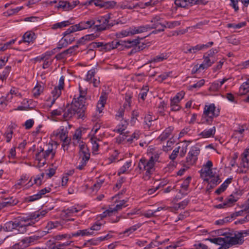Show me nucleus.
Masks as SVG:
<instances>
[{
  "label": "nucleus",
  "instance_id": "nucleus-1",
  "mask_svg": "<svg viewBox=\"0 0 249 249\" xmlns=\"http://www.w3.org/2000/svg\"><path fill=\"white\" fill-rule=\"evenodd\" d=\"M47 213L46 210L31 213L26 217H22L20 220L10 221L3 225L4 231H17L18 233L25 232L27 227L34 225L36 221L45 216Z\"/></svg>",
  "mask_w": 249,
  "mask_h": 249
},
{
  "label": "nucleus",
  "instance_id": "nucleus-2",
  "mask_svg": "<svg viewBox=\"0 0 249 249\" xmlns=\"http://www.w3.org/2000/svg\"><path fill=\"white\" fill-rule=\"evenodd\" d=\"M87 89V88L82 87L79 84V94L77 97L76 95L74 96L71 107L65 110H64L63 114L64 120H68L76 114L79 118L83 119L85 117Z\"/></svg>",
  "mask_w": 249,
  "mask_h": 249
},
{
  "label": "nucleus",
  "instance_id": "nucleus-3",
  "mask_svg": "<svg viewBox=\"0 0 249 249\" xmlns=\"http://www.w3.org/2000/svg\"><path fill=\"white\" fill-rule=\"evenodd\" d=\"M160 154L155 152L153 153L149 159L145 158H141L138 164L139 173L145 171L142 178L145 180H149L153 172L155 171V165L156 162H159Z\"/></svg>",
  "mask_w": 249,
  "mask_h": 249
},
{
  "label": "nucleus",
  "instance_id": "nucleus-4",
  "mask_svg": "<svg viewBox=\"0 0 249 249\" xmlns=\"http://www.w3.org/2000/svg\"><path fill=\"white\" fill-rule=\"evenodd\" d=\"M219 114V109L217 108L214 104L206 105L201 116V124L212 125L214 118L218 117Z\"/></svg>",
  "mask_w": 249,
  "mask_h": 249
},
{
  "label": "nucleus",
  "instance_id": "nucleus-5",
  "mask_svg": "<svg viewBox=\"0 0 249 249\" xmlns=\"http://www.w3.org/2000/svg\"><path fill=\"white\" fill-rule=\"evenodd\" d=\"M114 199H115L114 203L110 205L107 210L100 214L101 218L114 215L118 211L127 206V204H126L127 200L124 199L117 200L116 197H115Z\"/></svg>",
  "mask_w": 249,
  "mask_h": 249
},
{
  "label": "nucleus",
  "instance_id": "nucleus-6",
  "mask_svg": "<svg viewBox=\"0 0 249 249\" xmlns=\"http://www.w3.org/2000/svg\"><path fill=\"white\" fill-rule=\"evenodd\" d=\"M236 172L239 174L249 173V148L245 149L240 155Z\"/></svg>",
  "mask_w": 249,
  "mask_h": 249
},
{
  "label": "nucleus",
  "instance_id": "nucleus-7",
  "mask_svg": "<svg viewBox=\"0 0 249 249\" xmlns=\"http://www.w3.org/2000/svg\"><path fill=\"white\" fill-rule=\"evenodd\" d=\"M82 209L80 206H73L68 208V209L63 210L61 213V217L63 220L62 224L65 225V227H68L69 223V221H73L74 218H70L75 215V213L80 212Z\"/></svg>",
  "mask_w": 249,
  "mask_h": 249
},
{
  "label": "nucleus",
  "instance_id": "nucleus-8",
  "mask_svg": "<svg viewBox=\"0 0 249 249\" xmlns=\"http://www.w3.org/2000/svg\"><path fill=\"white\" fill-rule=\"evenodd\" d=\"M111 14L108 13L104 16H100L93 19V29L97 31H103L110 28L111 25L109 23Z\"/></svg>",
  "mask_w": 249,
  "mask_h": 249
},
{
  "label": "nucleus",
  "instance_id": "nucleus-9",
  "mask_svg": "<svg viewBox=\"0 0 249 249\" xmlns=\"http://www.w3.org/2000/svg\"><path fill=\"white\" fill-rule=\"evenodd\" d=\"M93 19H89L87 20H83L78 24L70 26L64 33L65 36L71 34V33L87 29L92 27L94 25Z\"/></svg>",
  "mask_w": 249,
  "mask_h": 249
},
{
  "label": "nucleus",
  "instance_id": "nucleus-10",
  "mask_svg": "<svg viewBox=\"0 0 249 249\" xmlns=\"http://www.w3.org/2000/svg\"><path fill=\"white\" fill-rule=\"evenodd\" d=\"M200 153V148L198 145L196 144L191 147L186 158V168L194 164L197 160V157Z\"/></svg>",
  "mask_w": 249,
  "mask_h": 249
},
{
  "label": "nucleus",
  "instance_id": "nucleus-11",
  "mask_svg": "<svg viewBox=\"0 0 249 249\" xmlns=\"http://www.w3.org/2000/svg\"><path fill=\"white\" fill-rule=\"evenodd\" d=\"M185 95V92L181 91L178 92L174 97L170 100V107L171 110L173 111H178L180 110L181 106L180 102L183 99Z\"/></svg>",
  "mask_w": 249,
  "mask_h": 249
},
{
  "label": "nucleus",
  "instance_id": "nucleus-12",
  "mask_svg": "<svg viewBox=\"0 0 249 249\" xmlns=\"http://www.w3.org/2000/svg\"><path fill=\"white\" fill-rule=\"evenodd\" d=\"M142 27L140 26H132L126 30H123L120 32H117L116 36L118 37H124L129 36H132L136 34L142 33Z\"/></svg>",
  "mask_w": 249,
  "mask_h": 249
},
{
  "label": "nucleus",
  "instance_id": "nucleus-13",
  "mask_svg": "<svg viewBox=\"0 0 249 249\" xmlns=\"http://www.w3.org/2000/svg\"><path fill=\"white\" fill-rule=\"evenodd\" d=\"M79 155L81 158V160L77 165V168L79 170H82L84 169L85 167L86 166L87 162L90 158V153L88 147L82 146L81 151H79Z\"/></svg>",
  "mask_w": 249,
  "mask_h": 249
},
{
  "label": "nucleus",
  "instance_id": "nucleus-14",
  "mask_svg": "<svg viewBox=\"0 0 249 249\" xmlns=\"http://www.w3.org/2000/svg\"><path fill=\"white\" fill-rule=\"evenodd\" d=\"M213 163L211 161L208 160L205 165H203L200 170V175L204 180L208 181L210 180V177H212L213 173L212 170Z\"/></svg>",
  "mask_w": 249,
  "mask_h": 249
},
{
  "label": "nucleus",
  "instance_id": "nucleus-15",
  "mask_svg": "<svg viewBox=\"0 0 249 249\" xmlns=\"http://www.w3.org/2000/svg\"><path fill=\"white\" fill-rule=\"evenodd\" d=\"M151 24H146L140 26L142 27L143 29H142V33L146 32L153 29H156L159 27L161 24V18L159 16H156L154 17L151 20Z\"/></svg>",
  "mask_w": 249,
  "mask_h": 249
},
{
  "label": "nucleus",
  "instance_id": "nucleus-16",
  "mask_svg": "<svg viewBox=\"0 0 249 249\" xmlns=\"http://www.w3.org/2000/svg\"><path fill=\"white\" fill-rule=\"evenodd\" d=\"M72 143L75 146L79 144V151H81V148L82 146L87 147L85 143L82 141V130L80 128L77 129L73 134L72 138Z\"/></svg>",
  "mask_w": 249,
  "mask_h": 249
},
{
  "label": "nucleus",
  "instance_id": "nucleus-17",
  "mask_svg": "<svg viewBox=\"0 0 249 249\" xmlns=\"http://www.w3.org/2000/svg\"><path fill=\"white\" fill-rule=\"evenodd\" d=\"M68 131L64 126H61L58 129L54 131L51 134L52 138H55L56 140L60 141L66 139L68 137Z\"/></svg>",
  "mask_w": 249,
  "mask_h": 249
},
{
  "label": "nucleus",
  "instance_id": "nucleus-18",
  "mask_svg": "<svg viewBox=\"0 0 249 249\" xmlns=\"http://www.w3.org/2000/svg\"><path fill=\"white\" fill-rule=\"evenodd\" d=\"M46 148H43V152L48 160H52L54 158L56 153V147L53 143H49L46 145Z\"/></svg>",
  "mask_w": 249,
  "mask_h": 249
},
{
  "label": "nucleus",
  "instance_id": "nucleus-19",
  "mask_svg": "<svg viewBox=\"0 0 249 249\" xmlns=\"http://www.w3.org/2000/svg\"><path fill=\"white\" fill-rule=\"evenodd\" d=\"M39 151L36 154V160L37 161V166L38 167H43L47 160L46 157L43 152V148L40 147Z\"/></svg>",
  "mask_w": 249,
  "mask_h": 249
},
{
  "label": "nucleus",
  "instance_id": "nucleus-20",
  "mask_svg": "<svg viewBox=\"0 0 249 249\" xmlns=\"http://www.w3.org/2000/svg\"><path fill=\"white\" fill-rule=\"evenodd\" d=\"M230 79V78L224 77L222 79L214 81L209 87V90L213 92L218 91L221 86Z\"/></svg>",
  "mask_w": 249,
  "mask_h": 249
},
{
  "label": "nucleus",
  "instance_id": "nucleus-21",
  "mask_svg": "<svg viewBox=\"0 0 249 249\" xmlns=\"http://www.w3.org/2000/svg\"><path fill=\"white\" fill-rule=\"evenodd\" d=\"M140 43V39H134L132 40H127L126 41H119L116 43L115 47L117 48L118 46L122 45L127 48L133 47Z\"/></svg>",
  "mask_w": 249,
  "mask_h": 249
},
{
  "label": "nucleus",
  "instance_id": "nucleus-22",
  "mask_svg": "<svg viewBox=\"0 0 249 249\" xmlns=\"http://www.w3.org/2000/svg\"><path fill=\"white\" fill-rule=\"evenodd\" d=\"M140 213V211L138 209H134L132 210L130 212L127 213L126 214H122L120 216L116 217V219L114 221H112V222L115 223L118 222L121 218L124 219H132L134 218V215L136 214H139Z\"/></svg>",
  "mask_w": 249,
  "mask_h": 249
},
{
  "label": "nucleus",
  "instance_id": "nucleus-23",
  "mask_svg": "<svg viewBox=\"0 0 249 249\" xmlns=\"http://www.w3.org/2000/svg\"><path fill=\"white\" fill-rule=\"evenodd\" d=\"M239 199L237 193H233L228 196L225 200V205L227 208L233 206L235 203Z\"/></svg>",
  "mask_w": 249,
  "mask_h": 249
},
{
  "label": "nucleus",
  "instance_id": "nucleus-24",
  "mask_svg": "<svg viewBox=\"0 0 249 249\" xmlns=\"http://www.w3.org/2000/svg\"><path fill=\"white\" fill-rule=\"evenodd\" d=\"M226 240H227L226 248L229 249L230 247L239 244L241 242V237H238L234 236L233 237L226 236Z\"/></svg>",
  "mask_w": 249,
  "mask_h": 249
},
{
  "label": "nucleus",
  "instance_id": "nucleus-25",
  "mask_svg": "<svg viewBox=\"0 0 249 249\" xmlns=\"http://www.w3.org/2000/svg\"><path fill=\"white\" fill-rule=\"evenodd\" d=\"M64 109L62 107H59L57 109L53 110L50 112L51 117L53 119H59V120H64L63 119V115Z\"/></svg>",
  "mask_w": 249,
  "mask_h": 249
},
{
  "label": "nucleus",
  "instance_id": "nucleus-26",
  "mask_svg": "<svg viewBox=\"0 0 249 249\" xmlns=\"http://www.w3.org/2000/svg\"><path fill=\"white\" fill-rule=\"evenodd\" d=\"M207 240L210 241L212 243L221 245L219 249H227L226 248L227 240H226V236L224 237H217L213 238L208 239Z\"/></svg>",
  "mask_w": 249,
  "mask_h": 249
},
{
  "label": "nucleus",
  "instance_id": "nucleus-27",
  "mask_svg": "<svg viewBox=\"0 0 249 249\" xmlns=\"http://www.w3.org/2000/svg\"><path fill=\"white\" fill-rule=\"evenodd\" d=\"M128 125V122L126 119H122L120 123L116 126L114 131L122 134Z\"/></svg>",
  "mask_w": 249,
  "mask_h": 249
},
{
  "label": "nucleus",
  "instance_id": "nucleus-28",
  "mask_svg": "<svg viewBox=\"0 0 249 249\" xmlns=\"http://www.w3.org/2000/svg\"><path fill=\"white\" fill-rule=\"evenodd\" d=\"M215 127L213 126L209 129L204 130L199 134V136L203 138L213 137L215 133Z\"/></svg>",
  "mask_w": 249,
  "mask_h": 249
},
{
  "label": "nucleus",
  "instance_id": "nucleus-29",
  "mask_svg": "<svg viewBox=\"0 0 249 249\" xmlns=\"http://www.w3.org/2000/svg\"><path fill=\"white\" fill-rule=\"evenodd\" d=\"M40 238L39 236L34 235L33 236L26 237L21 240V242L24 245L25 247H28L34 244L36 241Z\"/></svg>",
  "mask_w": 249,
  "mask_h": 249
},
{
  "label": "nucleus",
  "instance_id": "nucleus-30",
  "mask_svg": "<svg viewBox=\"0 0 249 249\" xmlns=\"http://www.w3.org/2000/svg\"><path fill=\"white\" fill-rule=\"evenodd\" d=\"M94 234V231H90L89 229L80 230L75 232L72 233L73 237L90 236L93 235Z\"/></svg>",
  "mask_w": 249,
  "mask_h": 249
},
{
  "label": "nucleus",
  "instance_id": "nucleus-31",
  "mask_svg": "<svg viewBox=\"0 0 249 249\" xmlns=\"http://www.w3.org/2000/svg\"><path fill=\"white\" fill-rule=\"evenodd\" d=\"M174 128L172 126L166 128L164 131L160 135L158 139L160 141H163L166 140L172 133Z\"/></svg>",
  "mask_w": 249,
  "mask_h": 249
},
{
  "label": "nucleus",
  "instance_id": "nucleus-32",
  "mask_svg": "<svg viewBox=\"0 0 249 249\" xmlns=\"http://www.w3.org/2000/svg\"><path fill=\"white\" fill-rule=\"evenodd\" d=\"M62 89L55 87L53 90H52L51 92V94L52 96V99L51 100V104L50 107H51L55 102V100L60 96L61 94Z\"/></svg>",
  "mask_w": 249,
  "mask_h": 249
},
{
  "label": "nucleus",
  "instance_id": "nucleus-33",
  "mask_svg": "<svg viewBox=\"0 0 249 249\" xmlns=\"http://www.w3.org/2000/svg\"><path fill=\"white\" fill-rule=\"evenodd\" d=\"M18 201L15 199H13L12 197L8 199H5V200L0 203V209L10 206H14L16 205Z\"/></svg>",
  "mask_w": 249,
  "mask_h": 249
},
{
  "label": "nucleus",
  "instance_id": "nucleus-34",
  "mask_svg": "<svg viewBox=\"0 0 249 249\" xmlns=\"http://www.w3.org/2000/svg\"><path fill=\"white\" fill-rule=\"evenodd\" d=\"M168 55L166 53H162L159 55H158L153 58H151L149 60V63H158L160 62H162L164 60L167 59L168 58Z\"/></svg>",
  "mask_w": 249,
  "mask_h": 249
},
{
  "label": "nucleus",
  "instance_id": "nucleus-35",
  "mask_svg": "<svg viewBox=\"0 0 249 249\" xmlns=\"http://www.w3.org/2000/svg\"><path fill=\"white\" fill-rule=\"evenodd\" d=\"M22 38L24 42L30 43V42H33L36 39V35L33 32H27L24 34Z\"/></svg>",
  "mask_w": 249,
  "mask_h": 249
},
{
  "label": "nucleus",
  "instance_id": "nucleus-36",
  "mask_svg": "<svg viewBox=\"0 0 249 249\" xmlns=\"http://www.w3.org/2000/svg\"><path fill=\"white\" fill-rule=\"evenodd\" d=\"M132 164V161L131 160L126 161L124 164L119 169L118 171V175L128 173L129 169Z\"/></svg>",
  "mask_w": 249,
  "mask_h": 249
},
{
  "label": "nucleus",
  "instance_id": "nucleus-37",
  "mask_svg": "<svg viewBox=\"0 0 249 249\" xmlns=\"http://www.w3.org/2000/svg\"><path fill=\"white\" fill-rule=\"evenodd\" d=\"M13 129V125H9L4 134V137L6 138V142L8 143L11 142V140L12 138Z\"/></svg>",
  "mask_w": 249,
  "mask_h": 249
},
{
  "label": "nucleus",
  "instance_id": "nucleus-38",
  "mask_svg": "<svg viewBox=\"0 0 249 249\" xmlns=\"http://www.w3.org/2000/svg\"><path fill=\"white\" fill-rule=\"evenodd\" d=\"M46 228L48 230V231L51 230L54 228L62 229V224L57 221L54 222L49 221V222H48L46 226ZM47 232H49V231H48Z\"/></svg>",
  "mask_w": 249,
  "mask_h": 249
},
{
  "label": "nucleus",
  "instance_id": "nucleus-39",
  "mask_svg": "<svg viewBox=\"0 0 249 249\" xmlns=\"http://www.w3.org/2000/svg\"><path fill=\"white\" fill-rule=\"evenodd\" d=\"M249 92V80L244 82L239 88L240 95H245Z\"/></svg>",
  "mask_w": 249,
  "mask_h": 249
},
{
  "label": "nucleus",
  "instance_id": "nucleus-40",
  "mask_svg": "<svg viewBox=\"0 0 249 249\" xmlns=\"http://www.w3.org/2000/svg\"><path fill=\"white\" fill-rule=\"evenodd\" d=\"M56 7L57 9H61L63 11H69L70 10V2L66 0H60Z\"/></svg>",
  "mask_w": 249,
  "mask_h": 249
},
{
  "label": "nucleus",
  "instance_id": "nucleus-41",
  "mask_svg": "<svg viewBox=\"0 0 249 249\" xmlns=\"http://www.w3.org/2000/svg\"><path fill=\"white\" fill-rule=\"evenodd\" d=\"M104 182V179L99 178L97 179L96 182L93 186L90 188L92 193H95L100 188L103 183Z\"/></svg>",
  "mask_w": 249,
  "mask_h": 249
},
{
  "label": "nucleus",
  "instance_id": "nucleus-42",
  "mask_svg": "<svg viewBox=\"0 0 249 249\" xmlns=\"http://www.w3.org/2000/svg\"><path fill=\"white\" fill-rule=\"evenodd\" d=\"M140 135L139 131H135L131 136L127 139L126 142H127L128 144H132L138 140L140 137Z\"/></svg>",
  "mask_w": 249,
  "mask_h": 249
},
{
  "label": "nucleus",
  "instance_id": "nucleus-43",
  "mask_svg": "<svg viewBox=\"0 0 249 249\" xmlns=\"http://www.w3.org/2000/svg\"><path fill=\"white\" fill-rule=\"evenodd\" d=\"M43 89L44 87L43 86L37 84L33 89L32 93L33 96L36 98L38 97L43 92Z\"/></svg>",
  "mask_w": 249,
  "mask_h": 249
},
{
  "label": "nucleus",
  "instance_id": "nucleus-44",
  "mask_svg": "<svg viewBox=\"0 0 249 249\" xmlns=\"http://www.w3.org/2000/svg\"><path fill=\"white\" fill-rule=\"evenodd\" d=\"M62 142L61 147L64 151H68L71 142V139L68 137L66 139L61 141Z\"/></svg>",
  "mask_w": 249,
  "mask_h": 249
},
{
  "label": "nucleus",
  "instance_id": "nucleus-45",
  "mask_svg": "<svg viewBox=\"0 0 249 249\" xmlns=\"http://www.w3.org/2000/svg\"><path fill=\"white\" fill-rule=\"evenodd\" d=\"M6 95L8 98V100H10L11 101V100L14 96H21V94L18 92V90L17 89L13 88L11 89L10 92Z\"/></svg>",
  "mask_w": 249,
  "mask_h": 249
},
{
  "label": "nucleus",
  "instance_id": "nucleus-46",
  "mask_svg": "<svg viewBox=\"0 0 249 249\" xmlns=\"http://www.w3.org/2000/svg\"><path fill=\"white\" fill-rule=\"evenodd\" d=\"M172 71L164 72L160 75H159L156 80L160 82H162L166 80L169 77H172Z\"/></svg>",
  "mask_w": 249,
  "mask_h": 249
},
{
  "label": "nucleus",
  "instance_id": "nucleus-47",
  "mask_svg": "<svg viewBox=\"0 0 249 249\" xmlns=\"http://www.w3.org/2000/svg\"><path fill=\"white\" fill-rule=\"evenodd\" d=\"M70 24V22L69 20L63 21L60 22H57L52 25L53 29H61L63 27L68 26Z\"/></svg>",
  "mask_w": 249,
  "mask_h": 249
},
{
  "label": "nucleus",
  "instance_id": "nucleus-48",
  "mask_svg": "<svg viewBox=\"0 0 249 249\" xmlns=\"http://www.w3.org/2000/svg\"><path fill=\"white\" fill-rule=\"evenodd\" d=\"M72 237H73V236H72V233L71 234L65 233V234L56 235L53 237V239L55 241H59V240H66H66L70 239Z\"/></svg>",
  "mask_w": 249,
  "mask_h": 249
},
{
  "label": "nucleus",
  "instance_id": "nucleus-49",
  "mask_svg": "<svg viewBox=\"0 0 249 249\" xmlns=\"http://www.w3.org/2000/svg\"><path fill=\"white\" fill-rule=\"evenodd\" d=\"M191 179V177H188L186 179L182 181L180 185L181 190H180L179 192L180 193H181V192L183 191H187L188 190Z\"/></svg>",
  "mask_w": 249,
  "mask_h": 249
},
{
  "label": "nucleus",
  "instance_id": "nucleus-50",
  "mask_svg": "<svg viewBox=\"0 0 249 249\" xmlns=\"http://www.w3.org/2000/svg\"><path fill=\"white\" fill-rule=\"evenodd\" d=\"M141 225H133L129 228L126 229L123 232V233L127 236H129L131 234H132L133 232H134L135 231H136L138 229H139Z\"/></svg>",
  "mask_w": 249,
  "mask_h": 249
},
{
  "label": "nucleus",
  "instance_id": "nucleus-51",
  "mask_svg": "<svg viewBox=\"0 0 249 249\" xmlns=\"http://www.w3.org/2000/svg\"><path fill=\"white\" fill-rule=\"evenodd\" d=\"M16 39H12L10 41L2 44H0V51H5L11 48L12 45L15 43Z\"/></svg>",
  "mask_w": 249,
  "mask_h": 249
},
{
  "label": "nucleus",
  "instance_id": "nucleus-52",
  "mask_svg": "<svg viewBox=\"0 0 249 249\" xmlns=\"http://www.w3.org/2000/svg\"><path fill=\"white\" fill-rule=\"evenodd\" d=\"M45 175L44 173H42L40 175L36 176V177L34 178V183L37 186L40 185L42 183V180L45 178Z\"/></svg>",
  "mask_w": 249,
  "mask_h": 249
},
{
  "label": "nucleus",
  "instance_id": "nucleus-53",
  "mask_svg": "<svg viewBox=\"0 0 249 249\" xmlns=\"http://www.w3.org/2000/svg\"><path fill=\"white\" fill-rule=\"evenodd\" d=\"M96 72V69L95 68H93L89 71L85 78L86 81L89 82H91L92 79L94 78V76Z\"/></svg>",
  "mask_w": 249,
  "mask_h": 249
},
{
  "label": "nucleus",
  "instance_id": "nucleus-54",
  "mask_svg": "<svg viewBox=\"0 0 249 249\" xmlns=\"http://www.w3.org/2000/svg\"><path fill=\"white\" fill-rule=\"evenodd\" d=\"M246 24L247 23L246 22H242L238 24L229 23L227 24V27L229 28H232L234 29H237L245 27L246 25Z\"/></svg>",
  "mask_w": 249,
  "mask_h": 249
},
{
  "label": "nucleus",
  "instance_id": "nucleus-55",
  "mask_svg": "<svg viewBox=\"0 0 249 249\" xmlns=\"http://www.w3.org/2000/svg\"><path fill=\"white\" fill-rule=\"evenodd\" d=\"M117 4V2L114 0H106V2H104L102 5V7H104L107 9H110L114 8Z\"/></svg>",
  "mask_w": 249,
  "mask_h": 249
},
{
  "label": "nucleus",
  "instance_id": "nucleus-56",
  "mask_svg": "<svg viewBox=\"0 0 249 249\" xmlns=\"http://www.w3.org/2000/svg\"><path fill=\"white\" fill-rule=\"evenodd\" d=\"M148 91L149 87L147 85L143 86L141 89V92L139 94V97L144 100L147 96V93Z\"/></svg>",
  "mask_w": 249,
  "mask_h": 249
},
{
  "label": "nucleus",
  "instance_id": "nucleus-57",
  "mask_svg": "<svg viewBox=\"0 0 249 249\" xmlns=\"http://www.w3.org/2000/svg\"><path fill=\"white\" fill-rule=\"evenodd\" d=\"M28 180V178L26 176H22L18 181V182L15 184V187L17 189H20L21 187Z\"/></svg>",
  "mask_w": 249,
  "mask_h": 249
},
{
  "label": "nucleus",
  "instance_id": "nucleus-58",
  "mask_svg": "<svg viewBox=\"0 0 249 249\" xmlns=\"http://www.w3.org/2000/svg\"><path fill=\"white\" fill-rule=\"evenodd\" d=\"M208 182L210 184H212L213 185H216L220 183V180L218 176L214 174L210 177V180Z\"/></svg>",
  "mask_w": 249,
  "mask_h": 249
},
{
  "label": "nucleus",
  "instance_id": "nucleus-59",
  "mask_svg": "<svg viewBox=\"0 0 249 249\" xmlns=\"http://www.w3.org/2000/svg\"><path fill=\"white\" fill-rule=\"evenodd\" d=\"M165 185L164 183H162L160 182L157 186L154 187L153 188H150L147 190V194L148 195H153L154 193L159 189L163 187Z\"/></svg>",
  "mask_w": 249,
  "mask_h": 249
},
{
  "label": "nucleus",
  "instance_id": "nucleus-60",
  "mask_svg": "<svg viewBox=\"0 0 249 249\" xmlns=\"http://www.w3.org/2000/svg\"><path fill=\"white\" fill-rule=\"evenodd\" d=\"M158 3V0H150L149 1L145 2L144 3L139 4V7L144 8L146 7L151 6L153 7Z\"/></svg>",
  "mask_w": 249,
  "mask_h": 249
},
{
  "label": "nucleus",
  "instance_id": "nucleus-61",
  "mask_svg": "<svg viewBox=\"0 0 249 249\" xmlns=\"http://www.w3.org/2000/svg\"><path fill=\"white\" fill-rule=\"evenodd\" d=\"M175 3L179 7H188L189 2L188 0H175Z\"/></svg>",
  "mask_w": 249,
  "mask_h": 249
},
{
  "label": "nucleus",
  "instance_id": "nucleus-62",
  "mask_svg": "<svg viewBox=\"0 0 249 249\" xmlns=\"http://www.w3.org/2000/svg\"><path fill=\"white\" fill-rule=\"evenodd\" d=\"M174 143L173 141H172L171 140H168L167 142L166 145H163L162 150L164 151H166V152L171 150L172 149Z\"/></svg>",
  "mask_w": 249,
  "mask_h": 249
},
{
  "label": "nucleus",
  "instance_id": "nucleus-63",
  "mask_svg": "<svg viewBox=\"0 0 249 249\" xmlns=\"http://www.w3.org/2000/svg\"><path fill=\"white\" fill-rule=\"evenodd\" d=\"M104 225V223L97 221L94 223L89 228L90 231H99L101 229V227Z\"/></svg>",
  "mask_w": 249,
  "mask_h": 249
},
{
  "label": "nucleus",
  "instance_id": "nucleus-64",
  "mask_svg": "<svg viewBox=\"0 0 249 249\" xmlns=\"http://www.w3.org/2000/svg\"><path fill=\"white\" fill-rule=\"evenodd\" d=\"M8 98H7V96H2L1 98H0V107L1 108H4L6 107L8 104V103L11 102L10 100H8Z\"/></svg>",
  "mask_w": 249,
  "mask_h": 249
}]
</instances>
